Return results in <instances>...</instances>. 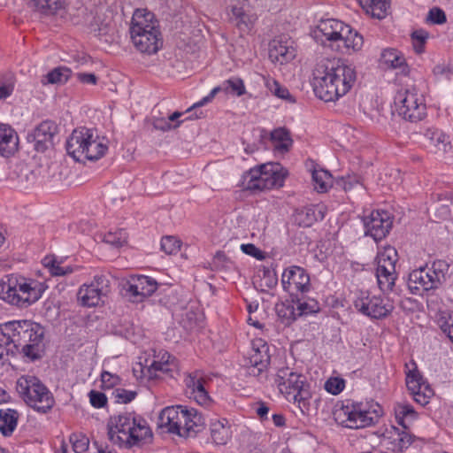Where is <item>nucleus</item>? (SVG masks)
<instances>
[{"instance_id": "obj_1", "label": "nucleus", "mask_w": 453, "mask_h": 453, "mask_svg": "<svg viewBox=\"0 0 453 453\" xmlns=\"http://www.w3.org/2000/svg\"><path fill=\"white\" fill-rule=\"evenodd\" d=\"M5 344H12L17 353L30 361L40 359L44 352L45 329L32 320H12L2 326Z\"/></svg>"}, {"instance_id": "obj_2", "label": "nucleus", "mask_w": 453, "mask_h": 453, "mask_svg": "<svg viewBox=\"0 0 453 453\" xmlns=\"http://www.w3.org/2000/svg\"><path fill=\"white\" fill-rule=\"evenodd\" d=\"M108 438L119 447L129 449L150 438L152 432L147 421L134 412H123L111 416L107 424Z\"/></svg>"}, {"instance_id": "obj_3", "label": "nucleus", "mask_w": 453, "mask_h": 453, "mask_svg": "<svg viewBox=\"0 0 453 453\" xmlns=\"http://www.w3.org/2000/svg\"><path fill=\"white\" fill-rule=\"evenodd\" d=\"M383 415V408L374 401L355 402L346 399L334 411V420L342 426L359 429L373 426Z\"/></svg>"}, {"instance_id": "obj_4", "label": "nucleus", "mask_w": 453, "mask_h": 453, "mask_svg": "<svg viewBox=\"0 0 453 453\" xmlns=\"http://www.w3.org/2000/svg\"><path fill=\"white\" fill-rule=\"evenodd\" d=\"M274 382L288 402L297 403L303 414L310 411L312 394L311 385L303 374L288 366L279 367Z\"/></svg>"}, {"instance_id": "obj_5", "label": "nucleus", "mask_w": 453, "mask_h": 453, "mask_svg": "<svg viewBox=\"0 0 453 453\" xmlns=\"http://www.w3.org/2000/svg\"><path fill=\"white\" fill-rule=\"evenodd\" d=\"M47 286L33 279H9L1 285L0 298L19 308H27L36 303Z\"/></svg>"}, {"instance_id": "obj_6", "label": "nucleus", "mask_w": 453, "mask_h": 453, "mask_svg": "<svg viewBox=\"0 0 453 453\" xmlns=\"http://www.w3.org/2000/svg\"><path fill=\"white\" fill-rule=\"evenodd\" d=\"M16 390L23 401L38 412L47 413L55 404L52 393L35 376H21L17 380Z\"/></svg>"}, {"instance_id": "obj_7", "label": "nucleus", "mask_w": 453, "mask_h": 453, "mask_svg": "<svg viewBox=\"0 0 453 453\" xmlns=\"http://www.w3.org/2000/svg\"><path fill=\"white\" fill-rule=\"evenodd\" d=\"M286 176L287 171L280 164H264L243 174L242 187L252 192L280 188Z\"/></svg>"}, {"instance_id": "obj_8", "label": "nucleus", "mask_w": 453, "mask_h": 453, "mask_svg": "<svg viewBox=\"0 0 453 453\" xmlns=\"http://www.w3.org/2000/svg\"><path fill=\"white\" fill-rule=\"evenodd\" d=\"M315 36L325 37L326 41L337 42V46H342L353 51L359 50L364 43L363 36L353 30L349 25L341 20L327 19L320 20L315 31Z\"/></svg>"}, {"instance_id": "obj_9", "label": "nucleus", "mask_w": 453, "mask_h": 453, "mask_svg": "<svg viewBox=\"0 0 453 453\" xmlns=\"http://www.w3.org/2000/svg\"><path fill=\"white\" fill-rule=\"evenodd\" d=\"M395 104L398 114L411 122L419 121L426 115L425 98L416 87L399 90L395 96Z\"/></svg>"}, {"instance_id": "obj_10", "label": "nucleus", "mask_w": 453, "mask_h": 453, "mask_svg": "<svg viewBox=\"0 0 453 453\" xmlns=\"http://www.w3.org/2000/svg\"><path fill=\"white\" fill-rule=\"evenodd\" d=\"M130 37L133 44H139L142 48L144 46L142 36L146 35L153 40L156 36H161L158 28V21L155 19L152 12L146 9H137L134 11L129 27Z\"/></svg>"}, {"instance_id": "obj_11", "label": "nucleus", "mask_w": 453, "mask_h": 453, "mask_svg": "<svg viewBox=\"0 0 453 453\" xmlns=\"http://www.w3.org/2000/svg\"><path fill=\"white\" fill-rule=\"evenodd\" d=\"M397 261V251L393 247H386L377 256L376 277L379 288L384 293L394 290L395 282L397 278L395 263Z\"/></svg>"}, {"instance_id": "obj_12", "label": "nucleus", "mask_w": 453, "mask_h": 453, "mask_svg": "<svg viewBox=\"0 0 453 453\" xmlns=\"http://www.w3.org/2000/svg\"><path fill=\"white\" fill-rule=\"evenodd\" d=\"M353 304L359 313L371 319H385L394 309L389 300L380 295H372L368 292H360L354 300Z\"/></svg>"}, {"instance_id": "obj_13", "label": "nucleus", "mask_w": 453, "mask_h": 453, "mask_svg": "<svg viewBox=\"0 0 453 453\" xmlns=\"http://www.w3.org/2000/svg\"><path fill=\"white\" fill-rule=\"evenodd\" d=\"M111 291V282L104 274L95 275L93 280L89 283L82 284L77 293V300L81 306L96 307L103 303Z\"/></svg>"}, {"instance_id": "obj_14", "label": "nucleus", "mask_w": 453, "mask_h": 453, "mask_svg": "<svg viewBox=\"0 0 453 453\" xmlns=\"http://www.w3.org/2000/svg\"><path fill=\"white\" fill-rule=\"evenodd\" d=\"M157 280L145 275H130L123 283V295L132 303H142L157 289Z\"/></svg>"}, {"instance_id": "obj_15", "label": "nucleus", "mask_w": 453, "mask_h": 453, "mask_svg": "<svg viewBox=\"0 0 453 453\" xmlns=\"http://www.w3.org/2000/svg\"><path fill=\"white\" fill-rule=\"evenodd\" d=\"M281 285L291 297L303 296L311 288L309 273L297 265H292L284 270L281 275Z\"/></svg>"}, {"instance_id": "obj_16", "label": "nucleus", "mask_w": 453, "mask_h": 453, "mask_svg": "<svg viewBox=\"0 0 453 453\" xmlns=\"http://www.w3.org/2000/svg\"><path fill=\"white\" fill-rule=\"evenodd\" d=\"M312 86L316 96L325 102H334L343 96L325 65H319L315 70Z\"/></svg>"}, {"instance_id": "obj_17", "label": "nucleus", "mask_w": 453, "mask_h": 453, "mask_svg": "<svg viewBox=\"0 0 453 453\" xmlns=\"http://www.w3.org/2000/svg\"><path fill=\"white\" fill-rule=\"evenodd\" d=\"M312 86L316 96L325 102H334L343 96L325 65H319L315 70Z\"/></svg>"}, {"instance_id": "obj_18", "label": "nucleus", "mask_w": 453, "mask_h": 453, "mask_svg": "<svg viewBox=\"0 0 453 453\" xmlns=\"http://www.w3.org/2000/svg\"><path fill=\"white\" fill-rule=\"evenodd\" d=\"M326 70L339 88L340 91L345 96L357 81V72L355 67L342 60L330 61L325 65Z\"/></svg>"}, {"instance_id": "obj_19", "label": "nucleus", "mask_w": 453, "mask_h": 453, "mask_svg": "<svg viewBox=\"0 0 453 453\" xmlns=\"http://www.w3.org/2000/svg\"><path fill=\"white\" fill-rule=\"evenodd\" d=\"M365 235L371 236L375 242L381 241L389 233L392 220L388 211H373L363 219Z\"/></svg>"}, {"instance_id": "obj_20", "label": "nucleus", "mask_w": 453, "mask_h": 453, "mask_svg": "<svg viewBox=\"0 0 453 453\" xmlns=\"http://www.w3.org/2000/svg\"><path fill=\"white\" fill-rule=\"evenodd\" d=\"M57 133L58 126L55 122L45 120L27 134V141L35 143V149L37 151H43L49 144H53L52 140Z\"/></svg>"}, {"instance_id": "obj_21", "label": "nucleus", "mask_w": 453, "mask_h": 453, "mask_svg": "<svg viewBox=\"0 0 453 453\" xmlns=\"http://www.w3.org/2000/svg\"><path fill=\"white\" fill-rule=\"evenodd\" d=\"M224 91L226 94H232L236 96H241L246 93V88L243 81L238 77H232L222 82L220 86L215 87L208 96L202 98L199 102L194 104L187 110L188 112L192 111L197 107L203 106L204 104L212 101L218 92Z\"/></svg>"}, {"instance_id": "obj_22", "label": "nucleus", "mask_w": 453, "mask_h": 453, "mask_svg": "<svg viewBox=\"0 0 453 453\" xmlns=\"http://www.w3.org/2000/svg\"><path fill=\"white\" fill-rule=\"evenodd\" d=\"M205 380L198 372L188 374L185 379L187 394L189 398L194 399L199 405L209 406L211 398L205 388Z\"/></svg>"}, {"instance_id": "obj_23", "label": "nucleus", "mask_w": 453, "mask_h": 453, "mask_svg": "<svg viewBox=\"0 0 453 453\" xmlns=\"http://www.w3.org/2000/svg\"><path fill=\"white\" fill-rule=\"evenodd\" d=\"M92 129L80 127L74 129L66 142L67 153L76 161H81L86 151V147L92 138Z\"/></svg>"}, {"instance_id": "obj_24", "label": "nucleus", "mask_w": 453, "mask_h": 453, "mask_svg": "<svg viewBox=\"0 0 453 453\" xmlns=\"http://www.w3.org/2000/svg\"><path fill=\"white\" fill-rule=\"evenodd\" d=\"M409 288L415 295H421V291H429L439 288L428 270V267H420L412 271L409 275Z\"/></svg>"}, {"instance_id": "obj_25", "label": "nucleus", "mask_w": 453, "mask_h": 453, "mask_svg": "<svg viewBox=\"0 0 453 453\" xmlns=\"http://www.w3.org/2000/svg\"><path fill=\"white\" fill-rule=\"evenodd\" d=\"M296 57V50L292 42L282 39H273L269 44V58L272 62L280 65L287 63Z\"/></svg>"}, {"instance_id": "obj_26", "label": "nucleus", "mask_w": 453, "mask_h": 453, "mask_svg": "<svg viewBox=\"0 0 453 453\" xmlns=\"http://www.w3.org/2000/svg\"><path fill=\"white\" fill-rule=\"evenodd\" d=\"M19 137L11 126L0 124V156L9 157L18 150Z\"/></svg>"}, {"instance_id": "obj_27", "label": "nucleus", "mask_w": 453, "mask_h": 453, "mask_svg": "<svg viewBox=\"0 0 453 453\" xmlns=\"http://www.w3.org/2000/svg\"><path fill=\"white\" fill-rule=\"evenodd\" d=\"M88 26L96 36L108 35L113 27L112 11L107 9L96 12Z\"/></svg>"}, {"instance_id": "obj_28", "label": "nucleus", "mask_w": 453, "mask_h": 453, "mask_svg": "<svg viewBox=\"0 0 453 453\" xmlns=\"http://www.w3.org/2000/svg\"><path fill=\"white\" fill-rule=\"evenodd\" d=\"M180 405L168 406L163 409L157 418L158 428L165 429L170 434H176L178 432V420L183 418V415H179Z\"/></svg>"}, {"instance_id": "obj_29", "label": "nucleus", "mask_w": 453, "mask_h": 453, "mask_svg": "<svg viewBox=\"0 0 453 453\" xmlns=\"http://www.w3.org/2000/svg\"><path fill=\"white\" fill-rule=\"evenodd\" d=\"M324 219L323 212L316 206H305L296 209L293 214V221L302 227L311 226L316 221Z\"/></svg>"}, {"instance_id": "obj_30", "label": "nucleus", "mask_w": 453, "mask_h": 453, "mask_svg": "<svg viewBox=\"0 0 453 453\" xmlns=\"http://www.w3.org/2000/svg\"><path fill=\"white\" fill-rule=\"evenodd\" d=\"M394 412L397 424L405 430H408L410 425L418 418V413L408 403H396Z\"/></svg>"}, {"instance_id": "obj_31", "label": "nucleus", "mask_w": 453, "mask_h": 453, "mask_svg": "<svg viewBox=\"0 0 453 453\" xmlns=\"http://www.w3.org/2000/svg\"><path fill=\"white\" fill-rule=\"evenodd\" d=\"M19 418V412L11 408L0 409V432L4 436H11L15 431Z\"/></svg>"}, {"instance_id": "obj_32", "label": "nucleus", "mask_w": 453, "mask_h": 453, "mask_svg": "<svg viewBox=\"0 0 453 453\" xmlns=\"http://www.w3.org/2000/svg\"><path fill=\"white\" fill-rule=\"evenodd\" d=\"M210 430L211 439L217 445H225L231 438L230 426L225 418L211 421Z\"/></svg>"}, {"instance_id": "obj_33", "label": "nucleus", "mask_w": 453, "mask_h": 453, "mask_svg": "<svg viewBox=\"0 0 453 453\" xmlns=\"http://www.w3.org/2000/svg\"><path fill=\"white\" fill-rule=\"evenodd\" d=\"M187 414L188 418L184 424L186 427L182 434H186V437L196 436L204 427V418L194 408H187Z\"/></svg>"}, {"instance_id": "obj_34", "label": "nucleus", "mask_w": 453, "mask_h": 453, "mask_svg": "<svg viewBox=\"0 0 453 453\" xmlns=\"http://www.w3.org/2000/svg\"><path fill=\"white\" fill-rule=\"evenodd\" d=\"M381 62L386 65L389 68L393 69H401V72L403 73H407V65L403 55L395 50V49H387L384 50L381 53L380 58Z\"/></svg>"}, {"instance_id": "obj_35", "label": "nucleus", "mask_w": 453, "mask_h": 453, "mask_svg": "<svg viewBox=\"0 0 453 453\" xmlns=\"http://www.w3.org/2000/svg\"><path fill=\"white\" fill-rule=\"evenodd\" d=\"M231 12L235 26L241 33H250L257 17L255 15L246 13L243 8L239 6H233Z\"/></svg>"}, {"instance_id": "obj_36", "label": "nucleus", "mask_w": 453, "mask_h": 453, "mask_svg": "<svg viewBox=\"0 0 453 453\" xmlns=\"http://www.w3.org/2000/svg\"><path fill=\"white\" fill-rule=\"evenodd\" d=\"M253 350L255 353L250 357V363L260 372L266 368L269 362L268 347L259 339L253 342Z\"/></svg>"}, {"instance_id": "obj_37", "label": "nucleus", "mask_w": 453, "mask_h": 453, "mask_svg": "<svg viewBox=\"0 0 453 453\" xmlns=\"http://www.w3.org/2000/svg\"><path fill=\"white\" fill-rule=\"evenodd\" d=\"M364 10L373 18L381 19L386 17L389 7L388 0H357Z\"/></svg>"}, {"instance_id": "obj_38", "label": "nucleus", "mask_w": 453, "mask_h": 453, "mask_svg": "<svg viewBox=\"0 0 453 453\" xmlns=\"http://www.w3.org/2000/svg\"><path fill=\"white\" fill-rule=\"evenodd\" d=\"M293 303H296L298 318L315 314L320 311V305L317 300L312 298L304 300L303 296H294Z\"/></svg>"}, {"instance_id": "obj_39", "label": "nucleus", "mask_w": 453, "mask_h": 453, "mask_svg": "<svg viewBox=\"0 0 453 453\" xmlns=\"http://www.w3.org/2000/svg\"><path fill=\"white\" fill-rule=\"evenodd\" d=\"M107 149V146L99 140L98 136H95L93 132L83 158L91 161L98 160L105 154Z\"/></svg>"}, {"instance_id": "obj_40", "label": "nucleus", "mask_w": 453, "mask_h": 453, "mask_svg": "<svg viewBox=\"0 0 453 453\" xmlns=\"http://www.w3.org/2000/svg\"><path fill=\"white\" fill-rule=\"evenodd\" d=\"M276 312L281 322L290 325L298 319L296 303L291 301H285L276 305Z\"/></svg>"}, {"instance_id": "obj_41", "label": "nucleus", "mask_w": 453, "mask_h": 453, "mask_svg": "<svg viewBox=\"0 0 453 453\" xmlns=\"http://www.w3.org/2000/svg\"><path fill=\"white\" fill-rule=\"evenodd\" d=\"M72 71L65 66H58L52 69L42 77V85L65 83L71 77Z\"/></svg>"}, {"instance_id": "obj_42", "label": "nucleus", "mask_w": 453, "mask_h": 453, "mask_svg": "<svg viewBox=\"0 0 453 453\" xmlns=\"http://www.w3.org/2000/svg\"><path fill=\"white\" fill-rule=\"evenodd\" d=\"M264 83L266 88L278 98L286 100L289 103H295V97L289 93V90L281 86L276 80L269 77L263 76Z\"/></svg>"}, {"instance_id": "obj_43", "label": "nucleus", "mask_w": 453, "mask_h": 453, "mask_svg": "<svg viewBox=\"0 0 453 453\" xmlns=\"http://www.w3.org/2000/svg\"><path fill=\"white\" fill-rule=\"evenodd\" d=\"M173 357L167 351L159 352L156 359L150 365V369L155 372H160L164 374H168L173 371Z\"/></svg>"}, {"instance_id": "obj_44", "label": "nucleus", "mask_w": 453, "mask_h": 453, "mask_svg": "<svg viewBox=\"0 0 453 453\" xmlns=\"http://www.w3.org/2000/svg\"><path fill=\"white\" fill-rule=\"evenodd\" d=\"M434 281L436 282L440 288L446 280L449 274V265L445 260H435L433 262L432 266L428 268Z\"/></svg>"}, {"instance_id": "obj_45", "label": "nucleus", "mask_w": 453, "mask_h": 453, "mask_svg": "<svg viewBox=\"0 0 453 453\" xmlns=\"http://www.w3.org/2000/svg\"><path fill=\"white\" fill-rule=\"evenodd\" d=\"M33 7L44 15H54L63 7L62 0H31Z\"/></svg>"}, {"instance_id": "obj_46", "label": "nucleus", "mask_w": 453, "mask_h": 453, "mask_svg": "<svg viewBox=\"0 0 453 453\" xmlns=\"http://www.w3.org/2000/svg\"><path fill=\"white\" fill-rule=\"evenodd\" d=\"M271 139L274 142H278L275 145L276 149L281 151L288 150L292 144V140L289 136V132L283 127L277 128L271 133Z\"/></svg>"}, {"instance_id": "obj_47", "label": "nucleus", "mask_w": 453, "mask_h": 453, "mask_svg": "<svg viewBox=\"0 0 453 453\" xmlns=\"http://www.w3.org/2000/svg\"><path fill=\"white\" fill-rule=\"evenodd\" d=\"M315 189L318 192H326L331 184L332 175L328 171L314 169L311 173Z\"/></svg>"}, {"instance_id": "obj_48", "label": "nucleus", "mask_w": 453, "mask_h": 453, "mask_svg": "<svg viewBox=\"0 0 453 453\" xmlns=\"http://www.w3.org/2000/svg\"><path fill=\"white\" fill-rule=\"evenodd\" d=\"M412 365L414 368L406 372L405 381L409 391L418 390V388H423V386L426 385L422 375L417 369L416 364L413 362Z\"/></svg>"}, {"instance_id": "obj_49", "label": "nucleus", "mask_w": 453, "mask_h": 453, "mask_svg": "<svg viewBox=\"0 0 453 453\" xmlns=\"http://www.w3.org/2000/svg\"><path fill=\"white\" fill-rule=\"evenodd\" d=\"M104 242L116 248L122 247L127 242V235L124 229L108 232L104 236Z\"/></svg>"}, {"instance_id": "obj_50", "label": "nucleus", "mask_w": 453, "mask_h": 453, "mask_svg": "<svg viewBox=\"0 0 453 453\" xmlns=\"http://www.w3.org/2000/svg\"><path fill=\"white\" fill-rule=\"evenodd\" d=\"M428 37L429 33L425 29H417L411 33V38L415 52L418 54L424 52Z\"/></svg>"}, {"instance_id": "obj_51", "label": "nucleus", "mask_w": 453, "mask_h": 453, "mask_svg": "<svg viewBox=\"0 0 453 453\" xmlns=\"http://www.w3.org/2000/svg\"><path fill=\"white\" fill-rule=\"evenodd\" d=\"M142 41L144 42L143 48L139 46V44H134V46L142 53L154 54L157 52L162 44L161 36H156V38L150 41L149 36L146 35L145 36H142Z\"/></svg>"}, {"instance_id": "obj_52", "label": "nucleus", "mask_w": 453, "mask_h": 453, "mask_svg": "<svg viewBox=\"0 0 453 453\" xmlns=\"http://www.w3.org/2000/svg\"><path fill=\"white\" fill-rule=\"evenodd\" d=\"M69 441L75 453H84L88 449L89 440L83 434H72L69 437Z\"/></svg>"}, {"instance_id": "obj_53", "label": "nucleus", "mask_w": 453, "mask_h": 453, "mask_svg": "<svg viewBox=\"0 0 453 453\" xmlns=\"http://www.w3.org/2000/svg\"><path fill=\"white\" fill-rule=\"evenodd\" d=\"M410 392L413 397V400L421 406H426L429 403L431 397L434 395V390L427 384L424 385L423 388H418V390Z\"/></svg>"}, {"instance_id": "obj_54", "label": "nucleus", "mask_w": 453, "mask_h": 453, "mask_svg": "<svg viewBox=\"0 0 453 453\" xmlns=\"http://www.w3.org/2000/svg\"><path fill=\"white\" fill-rule=\"evenodd\" d=\"M425 136L431 141L433 145L439 147V149H441V145L445 147L448 142V136L442 131L436 128H428L425 133Z\"/></svg>"}, {"instance_id": "obj_55", "label": "nucleus", "mask_w": 453, "mask_h": 453, "mask_svg": "<svg viewBox=\"0 0 453 453\" xmlns=\"http://www.w3.org/2000/svg\"><path fill=\"white\" fill-rule=\"evenodd\" d=\"M161 250L168 254L177 253L180 249V242L173 236H165L161 239Z\"/></svg>"}, {"instance_id": "obj_56", "label": "nucleus", "mask_w": 453, "mask_h": 453, "mask_svg": "<svg viewBox=\"0 0 453 453\" xmlns=\"http://www.w3.org/2000/svg\"><path fill=\"white\" fill-rule=\"evenodd\" d=\"M112 395L114 396L116 403H128L136 397L137 393L136 391L118 388L113 390Z\"/></svg>"}, {"instance_id": "obj_57", "label": "nucleus", "mask_w": 453, "mask_h": 453, "mask_svg": "<svg viewBox=\"0 0 453 453\" xmlns=\"http://www.w3.org/2000/svg\"><path fill=\"white\" fill-rule=\"evenodd\" d=\"M447 21L446 14L443 10L438 7L432 8L427 14L426 22L434 25H442Z\"/></svg>"}, {"instance_id": "obj_58", "label": "nucleus", "mask_w": 453, "mask_h": 453, "mask_svg": "<svg viewBox=\"0 0 453 453\" xmlns=\"http://www.w3.org/2000/svg\"><path fill=\"white\" fill-rule=\"evenodd\" d=\"M344 380L340 378H330L325 383L326 390L333 395L340 394L344 389Z\"/></svg>"}, {"instance_id": "obj_59", "label": "nucleus", "mask_w": 453, "mask_h": 453, "mask_svg": "<svg viewBox=\"0 0 453 453\" xmlns=\"http://www.w3.org/2000/svg\"><path fill=\"white\" fill-rule=\"evenodd\" d=\"M88 395L90 403L95 408H103L107 404V397L102 392L91 390Z\"/></svg>"}, {"instance_id": "obj_60", "label": "nucleus", "mask_w": 453, "mask_h": 453, "mask_svg": "<svg viewBox=\"0 0 453 453\" xmlns=\"http://www.w3.org/2000/svg\"><path fill=\"white\" fill-rule=\"evenodd\" d=\"M398 432V447L401 450L408 449L414 441L415 436L409 434L407 430L399 432V429L395 428Z\"/></svg>"}, {"instance_id": "obj_61", "label": "nucleus", "mask_w": 453, "mask_h": 453, "mask_svg": "<svg viewBox=\"0 0 453 453\" xmlns=\"http://www.w3.org/2000/svg\"><path fill=\"white\" fill-rule=\"evenodd\" d=\"M180 123H181V121H178L175 124H172L166 119L157 118V119H155L153 121V127L157 130L166 132L171 129L178 127L180 125Z\"/></svg>"}, {"instance_id": "obj_62", "label": "nucleus", "mask_w": 453, "mask_h": 453, "mask_svg": "<svg viewBox=\"0 0 453 453\" xmlns=\"http://www.w3.org/2000/svg\"><path fill=\"white\" fill-rule=\"evenodd\" d=\"M101 381L104 388H111L119 382V377L109 372H103Z\"/></svg>"}, {"instance_id": "obj_63", "label": "nucleus", "mask_w": 453, "mask_h": 453, "mask_svg": "<svg viewBox=\"0 0 453 453\" xmlns=\"http://www.w3.org/2000/svg\"><path fill=\"white\" fill-rule=\"evenodd\" d=\"M241 250L243 253L250 255L258 260L265 258L264 252L252 243L242 244Z\"/></svg>"}, {"instance_id": "obj_64", "label": "nucleus", "mask_w": 453, "mask_h": 453, "mask_svg": "<svg viewBox=\"0 0 453 453\" xmlns=\"http://www.w3.org/2000/svg\"><path fill=\"white\" fill-rule=\"evenodd\" d=\"M76 78L84 84L96 85L97 83V77L94 73H78Z\"/></svg>"}]
</instances>
